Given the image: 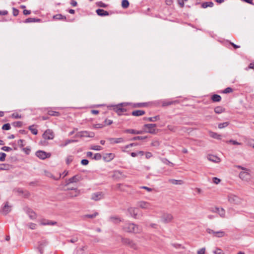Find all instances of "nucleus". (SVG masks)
<instances>
[{
    "label": "nucleus",
    "instance_id": "1",
    "mask_svg": "<svg viewBox=\"0 0 254 254\" xmlns=\"http://www.w3.org/2000/svg\"><path fill=\"white\" fill-rule=\"evenodd\" d=\"M122 229L126 232L129 233H139L141 228L138 225L133 223L127 222L122 227Z\"/></svg>",
    "mask_w": 254,
    "mask_h": 254
},
{
    "label": "nucleus",
    "instance_id": "35",
    "mask_svg": "<svg viewBox=\"0 0 254 254\" xmlns=\"http://www.w3.org/2000/svg\"><path fill=\"white\" fill-rule=\"evenodd\" d=\"M144 120L148 121L149 122H155L159 120V116H156L153 117L144 118Z\"/></svg>",
    "mask_w": 254,
    "mask_h": 254
},
{
    "label": "nucleus",
    "instance_id": "43",
    "mask_svg": "<svg viewBox=\"0 0 254 254\" xmlns=\"http://www.w3.org/2000/svg\"><path fill=\"white\" fill-rule=\"evenodd\" d=\"M90 149L96 151H100L102 149V147L99 145H92L90 148Z\"/></svg>",
    "mask_w": 254,
    "mask_h": 254
},
{
    "label": "nucleus",
    "instance_id": "31",
    "mask_svg": "<svg viewBox=\"0 0 254 254\" xmlns=\"http://www.w3.org/2000/svg\"><path fill=\"white\" fill-rule=\"evenodd\" d=\"M48 241L46 240H42L38 242V247L44 248L48 245Z\"/></svg>",
    "mask_w": 254,
    "mask_h": 254
},
{
    "label": "nucleus",
    "instance_id": "28",
    "mask_svg": "<svg viewBox=\"0 0 254 254\" xmlns=\"http://www.w3.org/2000/svg\"><path fill=\"white\" fill-rule=\"evenodd\" d=\"M41 223L43 225H55L57 224V222L45 220Z\"/></svg>",
    "mask_w": 254,
    "mask_h": 254
},
{
    "label": "nucleus",
    "instance_id": "61",
    "mask_svg": "<svg viewBox=\"0 0 254 254\" xmlns=\"http://www.w3.org/2000/svg\"><path fill=\"white\" fill-rule=\"evenodd\" d=\"M169 130L172 131H175L176 130V127H174L171 125H168L167 127Z\"/></svg>",
    "mask_w": 254,
    "mask_h": 254
},
{
    "label": "nucleus",
    "instance_id": "4",
    "mask_svg": "<svg viewBox=\"0 0 254 254\" xmlns=\"http://www.w3.org/2000/svg\"><path fill=\"white\" fill-rule=\"evenodd\" d=\"M121 242L124 245L128 246L130 248L135 250L137 249L136 245L131 240L128 238H125L121 236Z\"/></svg>",
    "mask_w": 254,
    "mask_h": 254
},
{
    "label": "nucleus",
    "instance_id": "50",
    "mask_svg": "<svg viewBox=\"0 0 254 254\" xmlns=\"http://www.w3.org/2000/svg\"><path fill=\"white\" fill-rule=\"evenodd\" d=\"M73 161V156L71 155L68 156L66 159V163L69 165Z\"/></svg>",
    "mask_w": 254,
    "mask_h": 254
},
{
    "label": "nucleus",
    "instance_id": "33",
    "mask_svg": "<svg viewBox=\"0 0 254 254\" xmlns=\"http://www.w3.org/2000/svg\"><path fill=\"white\" fill-rule=\"evenodd\" d=\"M249 176V174L246 172H241L239 174V177L243 180L247 179Z\"/></svg>",
    "mask_w": 254,
    "mask_h": 254
},
{
    "label": "nucleus",
    "instance_id": "11",
    "mask_svg": "<svg viewBox=\"0 0 254 254\" xmlns=\"http://www.w3.org/2000/svg\"><path fill=\"white\" fill-rule=\"evenodd\" d=\"M94 135V134L93 132H89L88 131H82L78 132L76 134V136L77 137H93Z\"/></svg>",
    "mask_w": 254,
    "mask_h": 254
},
{
    "label": "nucleus",
    "instance_id": "45",
    "mask_svg": "<svg viewBox=\"0 0 254 254\" xmlns=\"http://www.w3.org/2000/svg\"><path fill=\"white\" fill-rule=\"evenodd\" d=\"M229 124V122H224L218 124V127L220 129L227 127Z\"/></svg>",
    "mask_w": 254,
    "mask_h": 254
},
{
    "label": "nucleus",
    "instance_id": "32",
    "mask_svg": "<svg viewBox=\"0 0 254 254\" xmlns=\"http://www.w3.org/2000/svg\"><path fill=\"white\" fill-rule=\"evenodd\" d=\"M99 213L97 212L94 213L92 214H86L82 216L83 219L85 218L93 219L95 218L97 215H98Z\"/></svg>",
    "mask_w": 254,
    "mask_h": 254
},
{
    "label": "nucleus",
    "instance_id": "64",
    "mask_svg": "<svg viewBox=\"0 0 254 254\" xmlns=\"http://www.w3.org/2000/svg\"><path fill=\"white\" fill-rule=\"evenodd\" d=\"M205 249L203 248L197 251V254H205Z\"/></svg>",
    "mask_w": 254,
    "mask_h": 254
},
{
    "label": "nucleus",
    "instance_id": "17",
    "mask_svg": "<svg viewBox=\"0 0 254 254\" xmlns=\"http://www.w3.org/2000/svg\"><path fill=\"white\" fill-rule=\"evenodd\" d=\"M109 221L114 223L119 224L120 222L122 221V219L117 216H111L109 218Z\"/></svg>",
    "mask_w": 254,
    "mask_h": 254
},
{
    "label": "nucleus",
    "instance_id": "12",
    "mask_svg": "<svg viewBox=\"0 0 254 254\" xmlns=\"http://www.w3.org/2000/svg\"><path fill=\"white\" fill-rule=\"evenodd\" d=\"M11 211V206L8 205V202H6L3 206L1 208L0 212L2 213L4 215H7L9 212Z\"/></svg>",
    "mask_w": 254,
    "mask_h": 254
},
{
    "label": "nucleus",
    "instance_id": "36",
    "mask_svg": "<svg viewBox=\"0 0 254 254\" xmlns=\"http://www.w3.org/2000/svg\"><path fill=\"white\" fill-rule=\"evenodd\" d=\"M160 160L164 164L168 165L171 167H173L174 166V163H173L172 162H171L166 158H160Z\"/></svg>",
    "mask_w": 254,
    "mask_h": 254
},
{
    "label": "nucleus",
    "instance_id": "13",
    "mask_svg": "<svg viewBox=\"0 0 254 254\" xmlns=\"http://www.w3.org/2000/svg\"><path fill=\"white\" fill-rule=\"evenodd\" d=\"M26 213L28 215L31 219L34 220L36 218V214L30 208L27 207L25 209Z\"/></svg>",
    "mask_w": 254,
    "mask_h": 254
},
{
    "label": "nucleus",
    "instance_id": "24",
    "mask_svg": "<svg viewBox=\"0 0 254 254\" xmlns=\"http://www.w3.org/2000/svg\"><path fill=\"white\" fill-rule=\"evenodd\" d=\"M208 159L212 162H219L220 161V159L219 157L214 155H209L208 156Z\"/></svg>",
    "mask_w": 254,
    "mask_h": 254
},
{
    "label": "nucleus",
    "instance_id": "40",
    "mask_svg": "<svg viewBox=\"0 0 254 254\" xmlns=\"http://www.w3.org/2000/svg\"><path fill=\"white\" fill-rule=\"evenodd\" d=\"M34 125L30 126L28 127V129L34 135H36L38 133V130L36 128H33Z\"/></svg>",
    "mask_w": 254,
    "mask_h": 254
},
{
    "label": "nucleus",
    "instance_id": "49",
    "mask_svg": "<svg viewBox=\"0 0 254 254\" xmlns=\"http://www.w3.org/2000/svg\"><path fill=\"white\" fill-rule=\"evenodd\" d=\"M102 158V155L100 153H97L94 154L93 159L96 160H99Z\"/></svg>",
    "mask_w": 254,
    "mask_h": 254
},
{
    "label": "nucleus",
    "instance_id": "30",
    "mask_svg": "<svg viewBox=\"0 0 254 254\" xmlns=\"http://www.w3.org/2000/svg\"><path fill=\"white\" fill-rule=\"evenodd\" d=\"M168 182L174 185H182L183 183L182 180H177L175 179H169Z\"/></svg>",
    "mask_w": 254,
    "mask_h": 254
},
{
    "label": "nucleus",
    "instance_id": "54",
    "mask_svg": "<svg viewBox=\"0 0 254 254\" xmlns=\"http://www.w3.org/2000/svg\"><path fill=\"white\" fill-rule=\"evenodd\" d=\"M24 142H25L24 140L20 139L18 140L17 144L20 147H22L25 145V144L24 143Z\"/></svg>",
    "mask_w": 254,
    "mask_h": 254
},
{
    "label": "nucleus",
    "instance_id": "15",
    "mask_svg": "<svg viewBox=\"0 0 254 254\" xmlns=\"http://www.w3.org/2000/svg\"><path fill=\"white\" fill-rule=\"evenodd\" d=\"M211 211L213 212L218 213L221 217L224 218L225 217V211L222 208H219L218 207H215L214 210Z\"/></svg>",
    "mask_w": 254,
    "mask_h": 254
},
{
    "label": "nucleus",
    "instance_id": "57",
    "mask_svg": "<svg viewBox=\"0 0 254 254\" xmlns=\"http://www.w3.org/2000/svg\"><path fill=\"white\" fill-rule=\"evenodd\" d=\"M227 142L231 143L233 145H240L241 143L240 142H239L236 140H234L232 139H231L227 141Z\"/></svg>",
    "mask_w": 254,
    "mask_h": 254
},
{
    "label": "nucleus",
    "instance_id": "51",
    "mask_svg": "<svg viewBox=\"0 0 254 254\" xmlns=\"http://www.w3.org/2000/svg\"><path fill=\"white\" fill-rule=\"evenodd\" d=\"M2 129L3 130H9L10 129V124L8 123H7V124L3 125L2 127Z\"/></svg>",
    "mask_w": 254,
    "mask_h": 254
},
{
    "label": "nucleus",
    "instance_id": "25",
    "mask_svg": "<svg viewBox=\"0 0 254 254\" xmlns=\"http://www.w3.org/2000/svg\"><path fill=\"white\" fill-rule=\"evenodd\" d=\"M53 18L56 20H66V17L63 15L62 14H58L54 15Z\"/></svg>",
    "mask_w": 254,
    "mask_h": 254
},
{
    "label": "nucleus",
    "instance_id": "41",
    "mask_svg": "<svg viewBox=\"0 0 254 254\" xmlns=\"http://www.w3.org/2000/svg\"><path fill=\"white\" fill-rule=\"evenodd\" d=\"M146 106V103H136L134 104L133 105V107L134 108H141L145 107Z\"/></svg>",
    "mask_w": 254,
    "mask_h": 254
},
{
    "label": "nucleus",
    "instance_id": "44",
    "mask_svg": "<svg viewBox=\"0 0 254 254\" xmlns=\"http://www.w3.org/2000/svg\"><path fill=\"white\" fill-rule=\"evenodd\" d=\"M68 190H75V192H76L74 194H72L71 193L69 194V195L70 197H75V196H77L78 195L79 193V191L77 189H76V188H71L68 189Z\"/></svg>",
    "mask_w": 254,
    "mask_h": 254
},
{
    "label": "nucleus",
    "instance_id": "60",
    "mask_svg": "<svg viewBox=\"0 0 254 254\" xmlns=\"http://www.w3.org/2000/svg\"><path fill=\"white\" fill-rule=\"evenodd\" d=\"M212 180L213 182L215 184H218L220 182V179L217 177H213Z\"/></svg>",
    "mask_w": 254,
    "mask_h": 254
},
{
    "label": "nucleus",
    "instance_id": "5",
    "mask_svg": "<svg viewBox=\"0 0 254 254\" xmlns=\"http://www.w3.org/2000/svg\"><path fill=\"white\" fill-rule=\"evenodd\" d=\"M157 127L156 124H145L143 127L147 129V130L144 131V132L154 134L155 132V127Z\"/></svg>",
    "mask_w": 254,
    "mask_h": 254
},
{
    "label": "nucleus",
    "instance_id": "39",
    "mask_svg": "<svg viewBox=\"0 0 254 254\" xmlns=\"http://www.w3.org/2000/svg\"><path fill=\"white\" fill-rule=\"evenodd\" d=\"M129 5L128 0H123L122 1V6L124 8H127Z\"/></svg>",
    "mask_w": 254,
    "mask_h": 254
},
{
    "label": "nucleus",
    "instance_id": "6",
    "mask_svg": "<svg viewBox=\"0 0 254 254\" xmlns=\"http://www.w3.org/2000/svg\"><path fill=\"white\" fill-rule=\"evenodd\" d=\"M36 156L39 158L44 160L51 156V154L42 150H38L36 152Z\"/></svg>",
    "mask_w": 254,
    "mask_h": 254
},
{
    "label": "nucleus",
    "instance_id": "56",
    "mask_svg": "<svg viewBox=\"0 0 254 254\" xmlns=\"http://www.w3.org/2000/svg\"><path fill=\"white\" fill-rule=\"evenodd\" d=\"M172 246L177 249L184 248V247L181 244H172Z\"/></svg>",
    "mask_w": 254,
    "mask_h": 254
},
{
    "label": "nucleus",
    "instance_id": "38",
    "mask_svg": "<svg viewBox=\"0 0 254 254\" xmlns=\"http://www.w3.org/2000/svg\"><path fill=\"white\" fill-rule=\"evenodd\" d=\"M40 21V19L29 17V18L26 19L24 22L25 23H30V22H39Z\"/></svg>",
    "mask_w": 254,
    "mask_h": 254
},
{
    "label": "nucleus",
    "instance_id": "58",
    "mask_svg": "<svg viewBox=\"0 0 254 254\" xmlns=\"http://www.w3.org/2000/svg\"><path fill=\"white\" fill-rule=\"evenodd\" d=\"M97 4L98 6L101 7H106L107 6V5L101 1L98 2Z\"/></svg>",
    "mask_w": 254,
    "mask_h": 254
},
{
    "label": "nucleus",
    "instance_id": "52",
    "mask_svg": "<svg viewBox=\"0 0 254 254\" xmlns=\"http://www.w3.org/2000/svg\"><path fill=\"white\" fill-rule=\"evenodd\" d=\"M6 154L3 152L0 153V161H4L5 159Z\"/></svg>",
    "mask_w": 254,
    "mask_h": 254
},
{
    "label": "nucleus",
    "instance_id": "18",
    "mask_svg": "<svg viewBox=\"0 0 254 254\" xmlns=\"http://www.w3.org/2000/svg\"><path fill=\"white\" fill-rule=\"evenodd\" d=\"M178 101H171L170 100H164L162 102V107H166L170 106L172 104H175L176 103H178Z\"/></svg>",
    "mask_w": 254,
    "mask_h": 254
},
{
    "label": "nucleus",
    "instance_id": "62",
    "mask_svg": "<svg viewBox=\"0 0 254 254\" xmlns=\"http://www.w3.org/2000/svg\"><path fill=\"white\" fill-rule=\"evenodd\" d=\"M104 125L101 124H97L94 125V127L95 128H101L103 127Z\"/></svg>",
    "mask_w": 254,
    "mask_h": 254
},
{
    "label": "nucleus",
    "instance_id": "46",
    "mask_svg": "<svg viewBox=\"0 0 254 254\" xmlns=\"http://www.w3.org/2000/svg\"><path fill=\"white\" fill-rule=\"evenodd\" d=\"M12 124L14 127H22L23 123L21 121H16L13 122Z\"/></svg>",
    "mask_w": 254,
    "mask_h": 254
},
{
    "label": "nucleus",
    "instance_id": "53",
    "mask_svg": "<svg viewBox=\"0 0 254 254\" xmlns=\"http://www.w3.org/2000/svg\"><path fill=\"white\" fill-rule=\"evenodd\" d=\"M8 169V165H6L5 164H0V170H7Z\"/></svg>",
    "mask_w": 254,
    "mask_h": 254
},
{
    "label": "nucleus",
    "instance_id": "37",
    "mask_svg": "<svg viewBox=\"0 0 254 254\" xmlns=\"http://www.w3.org/2000/svg\"><path fill=\"white\" fill-rule=\"evenodd\" d=\"M209 135L210 136L214 138H216L217 139H221V135L220 134H217L216 132H213V131H210L209 132Z\"/></svg>",
    "mask_w": 254,
    "mask_h": 254
},
{
    "label": "nucleus",
    "instance_id": "48",
    "mask_svg": "<svg viewBox=\"0 0 254 254\" xmlns=\"http://www.w3.org/2000/svg\"><path fill=\"white\" fill-rule=\"evenodd\" d=\"M233 90L231 87H227L225 88L224 90H223L221 93L224 94H227L232 93L233 92Z\"/></svg>",
    "mask_w": 254,
    "mask_h": 254
},
{
    "label": "nucleus",
    "instance_id": "7",
    "mask_svg": "<svg viewBox=\"0 0 254 254\" xmlns=\"http://www.w3.org/2000/svg\"><path fill=\"white\" fill-rule=\"evenodd\" d=\"M127 212L129 215L135 219H138L139 216L138 215V210L135 207H129L127 209Z\"/></svg>",
    "mask_w": 254,
    "mask_h": 254
},
{
    "label": "nucleus",
    "instance_id": "9",
    "mask_svg": "<svg viewBox=\"0 0 254 254\" xmlns=\"http://www.w3.org/2000/svg\"><path fill=\"white\" fill-rule=\"evenodd\" d=\"M173 219V216L171 214L169 213H165L161 217V220L162 222L164 223H168L172 221V220Z\"/></svg>",
    "mask_w": 254,
    "mask_h": 254
},
{
    "label": "nucleus",
    "instance_id": "14",
    "mask_svg": "<svg viewBox=\"0 0 254 254\" xmlns=\"http://www.w3.org/2000/svg\"><path fill=\"white\" fill-rule=\"evenodd\" d=\"M103 198V194L101 192L93 193L91 195V199L98 201Z\"/></svg>",
    "mask_w": 254,
    "mask_h": 254
},
{
    "label": "nucleus",
    "instance_id": "3",
    "mask_svg": "<svg viewBox=\"0 0 254 254\" xmlns=\"http://www.w3.org/2000/svg\"><path fill=\"white\" fill-rule=\"evenodd\" d=\"M125 105V103H121L118 105H113V110L118 114V115L121 116L123 113L127 111V109L123 107Z\"/></svg>",
    "mask_w": 254,
    "mask_h": 254
},
{
    "label": "nucleus",
    "instance_id": "63",
    "mask_svg": "<svg viewBox=\"0 0 254 254\" xmlns=\"http://www.w3.org/2000/svg\"><path fill=\"white\" fill-rule=\"evenodd\" d=\"M1 149L5 151H9L12 150V148L8 146H3Z\"/></svg>",
    "mask_w": 254,
    "mask_h": 254
},
{
    "label": "nucleus",
    "instance_id": "20",
    "mask_svg": "<svg viewBox=\"0 0 254 254\" xmlns=\"http://www.w3.org/2000/svg\"><path fill=\"white\" fill-rule=\"evenodd\" d=\"M144 131L143 130H136L133 129H127L125 130V132L127 133H131L133 134H142Z\"/></svg>",
    "mask_w": 254,
    "mask_h": 254
},
{
    "label": "nucleus",
    "instance_id": "42",
    "mask_svg": "<svg viewBox=\"0 0 254 254\" xmlns=\"http://www.w3.org/2000/svg\"><path fill=\"white\" fill-rule=\"evenodd\" d=\"M75 141H76L74 140L67 139L66 140H65L64 143L61 144L60 145V146L64 147V146H66L67 144H68L69 143H71V142H74Z\"/></svg>",
    "mask_w": 254,
    "mask_h": 254
},
{
    "label": "nucleus",
    "instance_id": "29",
    "mask_svg": "<svg viewBox=\"0 0 254 254\" xmlns=\"http://www.w3.org/2000/svg\"><path fill=\"white\" fill-rule=\"evenodd\" d=\"M214 4L212 1L204 2L201 4V7L203 8H206L207 7H212Z\"/></svg>",
    "mask_w": 254,
    "mask_h": 254
},
{
    "label": "nucleus",
    "instance_id": "2",
    "mask_svg": "<svg viewBox=\"0 0 254 254\" xmlns=\"http://www.w3.org/2000/svg\"><path fill=\"white\" fill-rule=\"evenodd\" d=\"M206 231L207 233L211 235L214 237L219 238L225 236V232L223 231H214L210 228L206 229Z\"/></svg>",
    "mask_w": 254,
    "mask_h": 254
},
{
    "label": "nucleus",
    "instance_id": "22",
    "mask_svg": "<svg viewBox=\"0 0 254 254\" xmlns=\"http://www.w3.org/2000/svg\"><path fill=\"white\" fill-rule=\"evenodd\" d=\"M145 114V112L143 110H135L131 112V115L133 116H141Z\"/></svg>",
    "mask_w": 254,
    "mask_h": 254
},
{
    "label": "nucleus",
    "instance_id": "47",
    "mask_svg": "<svg viewBox=\"0 0 254 254\" xmlns=\"http://www.w3.org/2000/svg\"><path fill=\"white\" fill-rule=\"evenodd\" d=\"M147 138V136H137L132 137L130 140H143Z\"/></svg>",
    "mask_w": 254,
    "mask_h": 254
},
{
    "label": "nucleus",
    "instance_id": "23",
    "mask_svg": "<svg viewBox=\"0 0 254 254\" xmlns=\"http://www.w3.org/2000/svg\"><path fill=\"white\" fill-rule=\"evenodd\" d=\"M97 14L101 16H107L109 15V12L107 11L104 10L103 9H98L96 10Z\"/></svg>",
    "mask_w": 254,
    "mask_h": 254
},
{
    "label": "nucleus",
    "instance_id": "59",
    "mask_svg": "<svg viewBox=\"0 0 254 254\" xmlns=\"http://www.w3.org/2000/svg\"><path fill=\"white\" fill-rule=\"evenodd\" d=\"M22 150L26 154H29L30 152V149L29 147L22 148Z\"/></svg>",
    "mask_w": 254,
    "mask_h": 254
},
{
    "label": "nucleus",
    "instance_id": "10",
    "mask_svg": "<svg viewBox=\"0 0 254 254\" xmlns=\"http://www.w3.org/2000/svg\"><path fill=\"white\" fill-rule=\"evenodd\" d=\"M43 137L45 139H52L54 137V132L51 129H47L43 134Z\"/></svg>",
    "mask_w": 254,
    "mask_h": 254
},
{
    "label": "nucleus",
    "instance_id": "16",
    "mask_svg": "<svg viewBox=\"0 0 254 254\" xmlns=\"http://www.w3.org/2000/svg\"><path fill=\"white\" fill-rule=\"evenodd\" d=\"M107 139L109 140L111 144L113 143H119L121 142H123L124 141V139L123 138H107Z\"/></svg>",
    "mask_w": 254,
    "mask_h": 254
},
{
    "label": "nucleus",
    "instance_id": "27",
    "mask_svg": "<svg viewBox=\"0 0 254 254\" xmlns=\"http://www.w3.org/2000/svg\"><path fill=\"white\" fill-rule=\"evenodd\" d=\"M215 113L219 114L225 112V109L221 106H217L214 108Z\"/></svg>",
    "mask_w": 254,
    "mask_h": 254
},
{
    "label": "nucleus",
    "instance_id": "21",
    "mask_svg": "<svg viewBox=\"0 0 254 254\" xmlns=\"http://www.w3.org/2000/svg\"><path fill=\"white\" fill-rule=\"evenodd\" d=\"M79 176L78 175H75L73 176L72 177L69 178L67 183L66 185L70 184V183H76L79 181Z\"/></svg>",
    "mask_w": 254,
    "mask_h": 254
},
{
    "label": "nucleus",
    "instance_id": "34",
    "mask_svg": "<svg viewBox=\"0 0 254 254\" xmlns=\"http://www.w3.org/2000/svg\"><path fill=\"white\" fill-rule=\"evenodd\" d=\"M48 114L51 116L59 117L61 114L59 112L54 111L53 110H48Z\"/></svg>",
    "mask_w": 254,
    "mask_h": 254
},
{
    "label": "nucleus",
    "instance_id": "8",
    "mask_svg": "<svg viewBox=\"0 0 254 254\" xmlns=\"http://www.w3.org/2000/svg\"><path fill=\"white\" fill-rule=\"evenodd\" d=\"M137 206L142 209H151L152 208V205L149 202L144 201H138Z\"/></svg>",
    "mask_w": 254,
    "mask_h": 254
},
{
    "label": "nucleus",
    "instance_id": "19",
    "mask_svg": "<svg viewBox=\"0 0 254 254\" xmlns=\"http://www.w3.org/2000/svg\"><path fill=\"white\" fill-rule=\"evenodd\" d=\"M115 156V154L113 153H106L103 156V159L106 162H109L113 160Z\"/></svg>",
    "mask_w": 254,
    "mask_h": 254
},
{
    "label": "nucleus",
    "instance_id": "26",
    "mask_svg": "<svg viewBox=\"0 0 254 254\" xmlns=\"http://www.w3.org/2000/svg\"><path fill=\"white\" fill-rule=\"evenodd\" d=\"M211 100L214 102H220L221 100V97L217 94H214L211 96Z\"/></svg>",
    "mask_w": 254,
    "mask_h": 254
},
{
    "label": "nucleus",
    "instance_id": "55",
    "mask_svg": "<svg viewBox=\"0 0 254 254\" xmlns=\"http://www.w3.org/2000/svg\"><path fill=\"white\" fill-rule=\"evenodd\" d=\"M11 117L13 119H20L21 118V116L17 113H13L11 115Z\"/></svg>",
    "mask_w": 254,
    "mask_h": 254
}]
</instances>
